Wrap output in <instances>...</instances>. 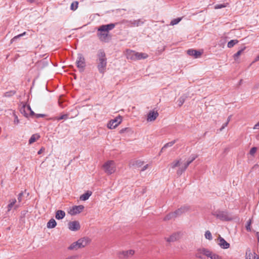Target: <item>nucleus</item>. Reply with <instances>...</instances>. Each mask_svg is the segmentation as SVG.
<instances>
[{
  "label": "nucleus",
  "mask_w": 259,
  "mask_h": 259,
  "mask_svg": "<svg viewBox=\"0 0 259 259\" xmlns=\"http://www.w3.org/2000/svg\"><path fill=\"white\" fill-rule=\"evenodd\" d=\"M115 26L114 23H110L107 25H102L98 28L97 36L99 39L103 42H108L110 39L109 31L112 30Z\"/></svg>",
  "instance_id": "1"
},
{
  "label": "nucleus",
  "mask_w": 259,
  "mask_h": 259,
  "mask_svg": "<svg viewBox=\"0 0 259 259\" xmlns=\"http://www.w3.org/2000/svg\"><path fill=\"white\" fill-rule=\"evenodd\" d=\"M97 68L100 73L104 74L106 70L107 67V58L105 52L100 50L98 52L97 54Z\"/></svg>",
  "instance_id": "2"
},
{
  "label": "nucleus",
  "mask_w": 259,
  "mask_h": 259,
  "mask_svg": "<svg viewBox=\"0 0 259 259\" xmlns=\"http://www.w3.org/2000/svg\"><path fill=\"white\" fill-rule=\"evenodd\" d=\"M91 239L88 237H84L79 239L77 241L72 243L68 247L69 250H76L84 248L90 244Z\"/></svg>",
  "instance_id": "3"
},
{
  "label": "nucleus",
  "mask_w": 259,
  "mask_h": 259,
  "mask_svg": "<svg viewBox=\"0 0 259 259\" xmlns=\"http://www.w3.org/2000/svg\"><path fill=\"white\" fill-rule=\"evenodd\" d=\"M170 166L171 168L174 169L178 167V169L177 171L178 176H180L187 168L188 165L186 162L183 163L182 159H177L174 160L170 164Z\"/></svg>",
  "instance_id": "4"
},
{
  "label": "nucleus",
  "mask_w": 259,
  "mask_h": 259,
  "mask_svg": "<svg viewBox=\"0 0 259 259\" xmlns=\"http://www.w3.org/2000/svg\"><path fill=\"white\" fill-rule=\"evenodd\" d=\"M105 172L108 175H111L116 171V165L114 161L109 160L106 162L103 165Z\"/></svg>",
  "instance_id": "5"
},
{
  "label": "nucleus",
  "mask_w": 259,
  "mask_h": 259,
  "mask_svg": "<svg viewBox=\"0 0 259 259\" xmlns=\"http://www.w3.org/2000/svg\"><path fill=\"white\" fill-rule=\"evenodd\" d=\"M122 23L127 27H138L143 25L144 21L141 19L131 20H123Z\"/></svg>",
  "instance_id": "6"
},
{
  "label": "nucleus",
  "mask_w": 259,
  "mask_h": 259,
  "mask_svg": "<svg viewBox=\"0 0 259 259\" xmlns=\"http://www.w3.org/2000/svg\"><path fill=\"white\" fill-rule=\"evenodd\" d=\"M76 64L77 68L80 71H83L86 66L85 60L83 55L78 54L77 55Z\"/></svg>",
  "instance_id": "7"
},
{
  "label": "nucleus",
  "mask_w": 259,
  "mask_h": 259,
  "mask_svg": "<svg viewBox=\"0 0 259 259\" xmlns=\"http://www.w3.org/2000/svg\"><path fill=\"white\" fill-rule=\"evenodd\" d=\"M20 112L25 117L28 116H33L35 114L34 112L32 110L29 105L23 104L20 109Z\"/></svg>",
  "instance_id": "8"
},
{
  "label": "nucleus",
  "mask_w": 259,
  "mask_h": 259,
  "mask_svg": "<svg viewBox=\"0 0 259 259\" xmlns=\"http://www.w3.org/2000/svg\"><path fill=\"white\" fill-rule=\"evenodd\" d=\"M217 218L222 221H229L231 219L228 212L225 211H217L213 214Z\"/></svg>",
  "instance_id": "9"
},
{
  "label": "nucleus",
  "mask_w": 259,
  "mask_h": 259,
  "mask_svg": "<svg viewBox=\"0 0 259 259\" xmlns=\"http://www.w3.org/2000/svg\"><path fill=\"white\" fill-rule=\"evenodd\" d=\"M84 206L82 205H75L70 208L68 213L71 215H74L80 213L83 209Z\"/></svg>",
  "instance_id": "10"
},
{
  "label": "nucleus",
  "mask_w": 259,
  "mask_h": 259,
  "mask_svg": "<svg viewBox=\"0 0 259 259\" xmlns=\"http://www.w3.org/2000/svg\"><path fill=\"white\" fill-rule=\"evenodd\" d=\"M122 119L120 116L110 120L107 124V127L109 129H114L116 128L121 122Z\"/></svg>",
  "instance_id": "11"
},
{
  "label": "nucleus",
  "mask_w": 259,
  "mask_h": 259,
  "mask_svg": "<svg viewBox=\"0 0 259 259\" xmlns=\"http://www.w3.org/2000/svg\"><path fill=\"white\" fill-rule=\"evenodd\" d=\"M201 252L204 255L210 258V259H222V257L218 254L212 252L209 250H202Z\"/></svg>",
  "instance_id": "12"
},
{
  "label": "nucleus",
  "mask_w": 259,
  "mask_h": 259,
  "mask_svg": "<svg viewBox=\"0 0 259 259\" xmlns=\"http://www.w3.org/2000/svg\"><path fill=\"white\" fill-rule=\"evenodd\" d=\"M135 253V251L130 249L126 251H120L118 253V255L119 258H126L133 255Z\"/></svg>",
  "instance_id": "13"
},
{
  "label": "nucleus",
  "mask_w": 259,
  "mask_h": 259,
  "mask_svg": "<svg viewBox=\"0 0 259 259\" xmlns=\"http://www.w3.org/2000/svg\"><path fill=\"white\" fill-rule=\"evenodd\" d=\"M80 225L78 221H74L68 223V229L71 231H76L80 229Z\"/></svg>",
  "instance_id": "14"
},
{
  "label": "nucleus",
  "mask_w": 259,
  "mask_h": 259,
  "mask_svg": "<svg viewBox=\"0 0 259 259\" xmlns=\"http://www.w3.org/2000/svg\"><path fill=\"white\" fill-rule=\"evenodd\" d=\"M217 243L223 249H228L230 246V244L220 235L218 237Z\"/></svg>",
  "instance_id": "15"
},
{
  "label": "nucleus",
  "mask_w": 259,
  "mask_h": 259,
  "mask_svg": "<svg viewBox=\"0 0 259 259\" xmlns=\"http://www.w3.org/2000/svg\"><path fill=\"white\" fill-rule=\"evenodd\" d=\"M190 209V207L187 206V205H184V206H183L182 207H181L180 208H178V209H177L175 212L176 214V216L177 217H179L181 215H182V214L188 211Z\"/></svg>",
  "instance_id": "16"
},
{
  "label": "nucleus",
  "mask_w": 259,
  "mask_h": 259,
  "mask_svg": "<svg viewBox=\"0 0 259 259\" xmlns=\"http://www.w3.org/2000/svg\"><path fill=\"white\" fill-rule=\"evenodd\" d=\"M16 199L15 198L11 199L9 200V204L7 206L8 211H10L13 207H14L15 209H16L20 206L19 204H16Z\"/></svg>",
  "instance_id": "17"
},
{
  "label": "nucleus",
  "mask_w": 259,
  "mask_h": 259,
  "mask_svg": "<svg viewBox=\"0 0 259 259\" xmlns=\"http://www.w3.org/2000/svg\"><path fill=\"white\" fill-rule=\"evenodd\" d=\"M158 116V113L157 111H151L149 112L147 120L148 121H152L155 120Z\"/></svg>",
  "instance_id": "18"
},
{
  "label": "nucleus",
  "mask_w": 259,
  "mask_h": 259,
  "mask_svg": "<svg viewBox=\"0 0 259 259\" xmlns=\"http://www.w3.org/2000/svg\"><path fill=\"white\" fill-rule=\"evenodd\" d=\"M126 56L127 59L133 61L136 60V51L130 50H127L126 51Z\"/></svg>",
  "instance_id": "19"
},
{
  "label": "nucleus",
  "mask_w": 259,
  "mask_h": 259,
  "mask_svg": "<svg viewBox=\"0 0 259 259\" xmlns=\"http://www.w3.org/2000/svg\"><path fill=\"white\" fill-rule=\"evenodd\" d=\"M187 54L192 56H194L195 58H198L201 55V53L196 50L189 49L187 51Z\"/></svg>",
  "instance_id": "20"
},
{
  "label": "nucleus",
  "mask_w": 259,
  "mask_h": 259,
  "mask_svg": "<svg viewBox=\"0 0 259 259\" xmlns=\"http://www.w3.org/2000/svg\"><path fill=\"white\" fill-rule=\"evenodd\" d=\"M148 57V55L146 53H139V52H136V60L145 59L147 58Z\"/></svg>",
  "instance_id": "21"
},
{
  "label": "nucleus",
  "mask_w": 259,
  "mask_h": 259,
  "mask_svg": "<svg viewBox=\"0 0 259 259\" xmlns=\"http://www.w3.org/2000/svg\"><path fill=\"white\" fill-rule=\"evenodd\" d=\"M65 216V212L62 210H58L56 212L55 218L57 220H61L64 218Z\"/></svg>",
  "instance_id": "22"
},
{
  "label": "nucleus",
  "mask_w": 259,
  "mask_h": 259,
  "mask_svg": "<svg viewBox=\"0 0 259 259\" xmlns=\"http://www.w3.org/2000/svg\"><path fill=\"white\" fill-rule=\"evenodd\" d=\"M178 235L177 234H173L170 236L165 238V240L166 241L168 242H175L178 239Z\"/></svg>",
  "instance_id": "23"
},
{
  "label": "nucleus",
  "mask_w": 259,
  "mask_h": 259,
  "mask_svg": "<svg viewBox=\"0 0 259 259\" xmlns=\"http://www.w3.org/2000/svg\"><path fill=\"white\" fill-rule=\"evenodd\" d=\"M40 138L38 134H33L29 140V144H32Z\"/></svg>",
  "instance_id": "24"
},
{
  "label": "nucleus",
  "mask_w": 259,
  "mask_h": 259,
  "mask_svg": "<svg viewBox=\"0 0 259 259\" xmlns=\"http://www.w3.org/2000/svg\"><path fill=\"white\" fill-rule=\"evenodd\" d=\"M92 195V192L90 191H88L87 192L84 193L80 196V199L82 201H85L88 200L90 196Z\"/></svg>",
  "instance_id": "25"
},
{
  "label": "nucleus",
  "mask_w": 259,
  "mask_h": 259,
  "mask_svg": "<svg viewBox=\"0 0 259 259\" xmlns=\"http://www.w3.org/2000/svg\"><path fill=\"white\" fill-rule=\"evenodd\" d=\"M56 225L57 223L53 219H51L47 223V227L48 228H54L56 226Z\"/></svg>",
  "instance_id": "26"
},
{
  "label": "nucleus",
  "mask_w": 259,
  "mask_h": 259,
  "mask_svg": "<svg viewBox=\"0 0 259 259\" xmlns=\"http://www.w3.org/2000/svg\"><path fill=\"white\" fill-rule=\"evenodd\" d=\"M177 218V216H176V214L174 212H172L171 213H169V214H168L167 215H166L164 218V221H167V220H169L170 219H174V218Z\"/></svg>",
  "instance_id": "27"
},
{
  "label": "nucleus",
  "mask_w": 259,
  "mask_h": 259,
  "mask_svg": "<svg viewBox=\"0 0 259 259\" xmlns=\"http://www.w3.org/2000/svg\"><path fill=\"white\" fill-rule=\"evenodd\" d=\"M238 41L237 39H233L228 42L227 47L229 48H232L235 45L237 44Z\"/></svg>",
  "instance_id": "28"
},
{
  "label": "nucleus",
  "mask_w": 259,
  "mask_h": 259,
  "mask_svg": "<svg viewBox=\"0 0 259 259\" xmlns=\"http://www.w3.org/2000/svg\"><path fill=\"white\" fill-rule=\"evenodd\" d=\"M202 250H208V249H206V248H204L198 249L197 252L196 253V256L197 257L199 258H202V255H204V254L201 252Z\"/></svg>",
  "instance_id": "29"
},
{
  "label": "nucleus",
  "mask_w": 259,
  "mask_h": 259,
  "mask_svg": "<svg viewBox=\"0 0 259 259\" xmlns=\"http://www.w3.org/2000/svg\"><path fill=\"white\" fill-rule=\"evenodd\" d=\"M78 6V2H77V1L73 2L71 4L70 9L72 11H75L77 9Z\"/></svg>",
  "instance_id": "30"
},
{
  "label": "nucleus",
  "mask_w": 259,
  "mask_h": 259,
  "mask_svg": "<svg viewBox=\"0 0 259 259\" xmlns=\"http://www.w3.org/2000/svg\"><path fill=\"white\" fill-rule=\"evenodd\" d=\"M176 143V140L172 141L170 142H168L165 144L164 146L162 148L161 151L164 150L165 148H166L169 147H171L174 144Z\"/></svg>",
  "instance_id": "31"
},
{
  "label": "nucleus",
  "mask_w": 259,
  "mask_h": 259,
  "mask_svg": "<svg viewBox=\"0 0 259 259\" xmlns=\"http://www.w3.org/2000/svg\"><path fill=\"white\" fill-rule=\"evenodd\" d=\"M186 100V97L184 96H181L180 97L178 100V105L179 107H181L185 102Z\"/></svg>",
  "instance_id": "32"
},
{
  "label": "nucleus",
  "mask_w": 259,
  "mask_h": 259,
  "mask_svg": "<svg viewBox=\"0 0 259 259\" xmlns=\"http://www.w3.org/2000/svg\"><path fill=\"white\" fill-rule=\"evenodd\" d=\"M26 34V32H24L23 33L20 34L19 35H17L15 36H14L12 39L11 40V43H13V42L16 41V40L18 38H19L20 37H22Z\"/></svg>",
  "instance_id": "33"
},
{
  "label": "nucleus",
  "mask_w": 259,
  "mask_h": 259,
  "mask_svg": "<svg viewBox=\"0 0 259 259\" xmlns=\"http://www.w3.org/2000/svg\"><path fill=\"white\" fill-rule=\"evenodd\" d=\"M15 93H16V92L15 91H10L6 92L4 94V96L5 97H10L13 96L14 95H15Z\"/></svg>",
  "instance_id": "34"
},
{
  "label": "nucleus",
  "mask_w": 259,
  "mask_h": 259,
  "mask_svg": "<svg viewBox=\"0 0 259 259\" xmlns=\"http://www.w3.org/2000/svg\"><path fill=\"white\" fill-rule=\"evenodd\" d=\"M181 20H182V18H177L174 19L171 21L170 24L171 25H176V24H178L181 21Z\"/></svg>",
  "instance_id": "35"
},
{
  "label": "nucleus",
  "mask_w": 259,
  "mask_h": 259,
  "mask_svg": "<svg viewBox=\"0 0 259 259\" xmlns=\"http://www.w3.org/2000/svg\"><path fill=\"white\" fill-rule=\"evenodd\" d=\"M197 158V155H192L186 162L187 164L189 166V165L196 158Z\"/></svg>",
  "instance_id": "36"
},
{
  "label": "nucleus",
  "mask_w": 259,
  "mask_h": 259,
  "mask_svg": "<svg viewBox=\"0 0 259 259\" xmlns=\"http://www.w3.org/2000/svg\"><path fill=\"white\" fill-rule=\"evenodd\" d=\"M228 5H229V3H226V4H218L214 6V9H222V8H225V7H227Z\"/></svg>",
  "instance_id": "37"
},
{
  "label": "nucleus",
  "mask_w": 259,
  "mask_h": 259,
  "mask_svg": "<svg viewBox=\"0 0 259 259\" xmlns=\"http://www.w3.org/2000/svg\"><path fill=\"white\" fill-rule=\"evenodd\" d=\"M245 47H244V48L241 49L240 50L238 51L236 53H235L234 55V58L235 60H236L238 57L241 54V53L243 52V51L245 50Z\"/></svg>",
  "instance_id": "38"
},
{
  "label": "nucleus",
  "mask_w": 259,
  "mask_h": 259,
  "mask_svg": "<svg viewBox=\"0 0 259 259\" xmlns=\"http://www.w3.org/2000/svg\"><path fill=\"white\" fill-rule=\"evenodd\" d=\"M68 118V114H63L59 117H56L55 118V120H57L58 121L62 120V119H67Z\"/></svg>",
  "instance_id": "39"
},
{
  "label": "nucleus",
  "mask_w": 259,
  "mask_h": 259,
  "mask_svg": "<svg viewBox=\"0 0 259 259\" xmlns=\"http://www.w3.org/2000/svg\"><path fill=\"white\" fill-rule=\"evenodd\" d=\"M205 237L209 240H212V235L209 231H206L205 232Z\"/></svg>",
  "instance_id": "40"
},
{
  "label": "nucleus",
  "mask_w": 259,
  "mask_h": 259,
  "mask_svg": "<svg viewBox=\"0 0 259 259\" xmlns=\"http://www.w3.org/2000/svg\"><path fill=\"white\" fill-rule=\"evenodd\" d=\"M251 224V220L249 219L247 221V224L246 225V229L247 230H248L249 231H251V227H250Z\"/></svg>",
  "instance_id": "41"
},
{
  "label": "nucleus",
  "mask_w": 259,
  "mask_h": 259,
  "mask_svg": "<svg viewBox=\"0 0 259 259\" xmlns=\"http://www.w3.org/2000/svg\"><path fill=\"white\" fill-rule=\"evenodd\" d=\"M256 151H257V148L256 147H252V148H251V149L249 151V153L250 155L253 156L255 153Z\"/></svg>",
  "instance_id": "42"
},
{
  "label": "nucleus",
  "mask_w": 259,
  "mask_h": 259,
  "mask_svg": "<svg viewBox=\"0 0 259 259\" xmlns=\"http://www.w3.org/2000/svg\"><path fill=\"white\" fill-rule=\"evenodd\" d=\"M14 123L16 124H18L19 123V120L18 119V116L15 113H14Z\"/></svg>",
  "instance_id": "43"
},
{
  "label": "nucleus",
  "mask_w": 259,
  "mask_h": 259,
  "mask_svg": "<svg viewBox=\"0 0 259 259\" xmlns=\"http://www.w3.org/2000/svg\"><path fill=\"white\" fill-rule=\"evenodd\" d=\"M130 131V129L129 128H122L121 129L120 131H119V133L120 134H122L125 132H129Z\"/></svg>",
  "instance_id": "44"
},
{
  "label": "nucleus",
  "mask_w": 259,
  "mask_h": 259,
  "mask_svg": "<svg viewBox=\"0 0 259 259\" xmlns=\"http://www.w3.org/2000/svg\"><path fill=\"white\" fill-rule=\"evenodd\" d=\"M23 195V194L22 192L19 194L18 197V200L19 203L21 202V201L22 200V197Z\"/></svg>",
  "instance_id": "45"
},
{
  "label": "nucleus",
  "mask_w": 259,
  "mask_h": 259,
  "mask_svg": "<svg viewBox=\"0 0 259 259\" xmlns=\"http://www.w3.org/2000/svg\"><path fill=\"white\" fill-rule=\"evenodd\" d=\"M252 254L251 252H249V253H246V259H252L251 258V257L252 256Z\"/></svg>",
  "instance_id": "46"
},
{
  "label": "nucleus",
  "mask_w": 259,
  "mask_h": 259,
  "mask_svg": "<svg viewBox=\"0 0 259 259\" xmlns=\"http://www.w3.org/2000/svg\"><path fill=\"white\" fill-rule=\"evenodd\" d=\"M34 115H35L36 117H44L45 115L42 114H35Z\"/></svg>",
  "instance_id": "47"
},
{
  "label": "nucleus",
  "mask_w": 259,
  "mask_h": 259,
  "mask_svg": "<svg viewBox=\"0 0 259 259\" xmlns=\"http://www.w3.org/2000/svg\"><path fill=\"white\" fill-rule=\"evenodd\" d=\"M253 129L254 130L259 129V122L254 125Z\"/></svg>",
  "instance_id": "48"
},
{
  "label": "nucleus",
  "mask_w": 259,
  "mask_h": 259,
  "mask_svg": "<svg viewBox=\"0 0 259 259\" xmlns=\"http://www.w3.org/2000/svg\"><path fill=\"white\" fill-rule=\"evenodd\" d=\"M76 257V256L72 255V256H68V257H67L64 258V259H75Z\"/></svg>",
  "instance_id": "49"
},
{
  "label": "nucleus",
  "mask_w": 259,
  "mask_h": 259,
  "mask_svg": "<svg viewBox=\"0 0 259 259\" xmlns=\"http://www.w3.org/2000/svg\"><path fill=\"white\" fill-rule=\"evenodd\" d=\"M228 124V122H226L224 124H223V125H222L221 128L220 129L221 131H222V130H223L225 127H226Z\"/></svg>",
  "instance_id": "50"
},
{
  "label": "nucleus",
  "mask_w": 259,
  "mask_h": 259,
  "mask_svg": "<svg viewBox=\"0 0 259 259\" xmlns=\"http://www.w3.org/2000/svg\"><path fill=\"white\" fill-rule=\"evenodd\" d=\"M148 164H146V165H145V166H144L142 167V168L141 170H142V171H144V170H145L148 168Z\"/></svg>",
  "instance_id": "51"
},
{
  "label": "nucleus",
  "mask_w": 259,
  "mask_h": 259,
  "mask_svg": "<svg viewBox=\"0 0 259 259\" xmlns=\"http://www.w3.org/2000/svg\"><path fill=\"white\" fill-rule=\"evenodd\" d=\"M44 150V148H41V149H40L38 151L37 154H40L42 152V151H43Z\"/></svg>",
  "instance_id": "52"
},
{
  "label": "nucleus",
  "mask_w": 259,
  "mask_h": 259,
  "mask_svg": "<svg viewBox=\"0 0 259 259\" xmlns=\"http://www.w3.org/2000/svg\"><path fill=\"white\" fill-rule=\"evenodd\" d=\"M231 115H230L228 117V119H227V122H228L229 123V121H230L231 120Z\"/></svg>",
  "instance_id": "53"
},
{
  "label": "nucleus",
  "mask_w": 259,
  "mask_h": 259,
  "mask_svg": "<svg viewBox=\"0 0 259 259\" xmlns=\"http://www.w3.org/2000/svg\"><path fill=\"white\" fill-rule=\"evenodd\" d=\"M255 88L256 89L259 88V82L255 85Z\"/></svg>",
  "instance_id": "54"
},
{
  "label": "nucleus",
  "mask_w": 259,
  "mask_h": 259,
  "mask_svg": "<svg viewBox=\"0 0 259 259\" xmlns=\"http://www.w3.org/2000/svg\"><path fill=\"white\" fill-rule=\"evenodd\" d=\"M259 61V55L255 58V61Z\"/></svg>",
  "instance_id": "55"
},
{
  "label": "nucleus",
  "mask_w": 259,
  "mask_h": 259,
  "mask_svg": "<svg viewBox=\"0 0 259 259\" xmlns=\"http://www.w3.org/2000/svg\"><path fill=\"white\" fill-rule=\"evenodd\" d=\"M27 1L30 3H32L34 2V0H27Z\"/></svg>",
  "instance_id": "56"
},
{
  "label": "nucleus",
  "mask_w": 259,
  "mask_h": 259,
  "mask_svg": "<svg viewBox=\"0 0 259 259\" xmlns=\"http://www.w3.org/2000/svg\"><path fill=\"white\" fill-rule=\"evenodd\" d=\"M256 235L257 236L258 241H259V233L258 232H257Z\"/></svg>",
  "instance_id": "57"
}]
</instances>
